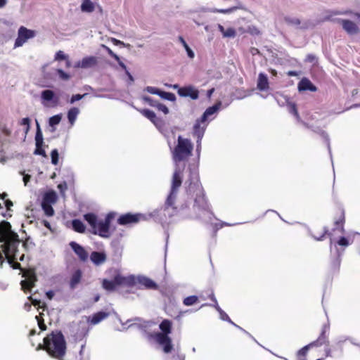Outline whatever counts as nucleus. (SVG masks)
I'll use <instances>...</instances> for the list:
<instances>
[{"label":"nucleus","instance_id":"nucleus-19","mask_svg":"<svg viewBox=\"0 0 360 360\" xmlns=\"http://www.w3.org/2000/svg\"><path fill=\"white\" fill-rule=\"evenodd\" d=\"M146 289H157L158 285L150 278L146 276H139L136 278V284Z\"/></svg>","mask_w":360,"mask_h":360},{"label":"nucleus","instance_id":"nucleus-21","mask_svg":"<svg viewBox=\"0 0 360 360\" xmlns=\"http://www.w3.org/2000/svg\"><path fill=\"white\" fill-rule=\"evenodd\" d=\"M41 98L44 101H53L55 105L58 103V97L55 96L54 92L49 89L43 91L41 94Z\"/></svg>","mask_w":360,"mask_h":360},{"label":"nucleus","instance_id":"nucleus-1","mask_svg":"<svg viewBox=\"0 0 360 360\" xmlns=\"http://www.w3.org/2000/svg\"><path fill=\"white\" fill-rule=\"evenodd\" d=\"M0 248L5 254L11 266L16 260V253L20 240L18 235L11 230V225L6 221L0 222Z\"/></svg>","mask_w":360,"mask_h":360},{"label":"nucleus","instance_id":"nucleus-31","mask_svg":"<svg viewBox=\"0 0 360 360\" xmlns=\"http://www.w3.org/2000/svg\"><path fill=\"white\" fill-rule=\"evenodd\" d=\"M94 4L91 0H83L81 5V10L83 12L91 13L94 11Z\"/></svg>","mask_w":360,"mask_h":360},{"label":"nucleus","instance_id":"nucleus-12","mask_svg":"<svg viewBox=\"0 0 360 360\" xmlns=\"http://www.w3.org/2000/svg\"><path fill=\"white\" fill-rule=\"evenodd\" d=\"M23 276L25 277V279L21 281V288L25 292H30L37 281V276L33 270L28 269L23 273Z\"/></svg>","mask_w":360,"mask_h":360},{"label":"nucleus","instance_id":"nucleus-26","mask_svg":"<svg viewBox=\"0 0 360 360\" xmlns=\"http://www.w3.org/2000/svg\"><path fill=\"white\" fill-rule=\"evenodd\" d=\"M118 284L115 282V276L112 280L103 279L102 281V287L107 291H114L116 290Z\"/></svg>","mask_w":360,"mask_h":360},{"label":"nucleus","instance_id":"nucleus-23","mask_svg":"<svg viewBox=\"0 0 360 360\" xmlns=\"http://www.w3.org/2000/svg\"><path fill=\"white\" fill-rule=\"evenodd\" d=\"M162 332L154 333L153 334H165L169 335L172 332V322L168 319H164L159 326Z\"/></svg>","mask_w":360,"mask_h":360},{"label":"nucleus","instance_id":"nucleus-3","mask_svg":"<svg viewBox=\"0 0 360 360\" xmlns=\"http://www.w3.org/2000/svg\"><path fill=\"white\" fill-rule=\"evenodd\" d=\"M183 181V169L176 168L173 174L170 193L166 200L164 212H167L169 217L175 215L179 209L174 205L178 189L181 186Z\"/></svg>","mask_w":360,"mask_h":360},{"label":"nucleus","instance_id":"nucleus-7","mask_svg":"<svg viewBox=\"0 0 360 360\" xmlns=\"http://www.w3.org/2000/svg\"><path fill=\"white\" fill-rule=\"evenodd\" d=\"M115 213L110 212L108 213L104 221H100L97 223V226L96 229H94L92 233L95 235H98L99 236L105 238H108L110 236V226L111 221L115 218Z\"/></svg>","mask_w":360,"mask_h":360},{"label":"nucleus","instance_id":"nucleus-60","mask_svg":"<svg viewBox=\"0 0 360 360\" xmlns=\"http://www.w3.org/2000/svg\"><path fill=\"white\" fill-rule=\"evenodd\" d=\"M108 52L110 53V55L113 57L116 60L119 61L120 60V58L117 55H116L115 53H114L110 49H108Z\"/></svg>","mask_w":360,"mask_h":360},{"label":"nucleus","instance_id":"nucleus-35","mask_svg":"<svg viewBox=\"0 0 360 360\" xmlns=\"http://www.w3.org/2000/svg\"><path fill=\"white\" fill-rule=\"evenodd\" d=\"M56 195L55 192L51 191V192L46 193L44 195V196L43 198L42 202L51 204V203H54L56 202Z\"/></svg>","mask_w":360,"mask_h":360},{"label":"nucleus","instance_id":"nucleus-6","mask_svg":"<svg viewBox=\"0 0 360 360\" xmlns=\"http://www.w3.org/2000/svg\"><path fill=\"white\" fill-rule=\"evenodd\" d=\"M195 182H192L191 178L189 179V181H191V182L188 185V192L189 193L195 194L193 205L195 207H197L198 210H207L209 208L207 200L205 198L204 190L199 182L198 174H195Z\"/></svg>","mask_w":360,"mask_h":360},{"label":"nucleus","instance_id":"nucleus-37","mask_svg":"<svg viewBox=\"0 0 360 360\" xmlns=\"http://www.w3.org/2000/svg\"><path fill=\"white\" fill-rule=\"evenodd\" d=\"M35 319L37 321L38 326L41 331H45L47 329V326L44 323V313L40 312L39 315L36 316Z\"/></svg>","mask_w":360,"mask_h":360},{"label":"nucleus","instance_id":"nucleus-15","mask_svg":"<svg viewBox=\"0 0 360 360\" xmlns=\"http://www.w3.org/2000/svg\"><path fill=\"white\" fill-rule=\"evenodd\" d=\"M115 282L118 286L133 287L136 285V278L132 275L124 276L118 274L115 275Z\"/></svg>","mask_w":360,"mask_h":360},{"label":"nucleus","instance_id":"nucleus-63","mask_svg":"<svg viewBox=\"0 0 360 360\" xmlns=\"http://www.w3.org/2000/svg\"><path fill=\"white\" fill-rule=\"evenodd\" d=\"M58 188L60 189V191H62L63 190L66 189L67 188L66 183L64 182L63 184H58Z\"/></svg>","mask_w":360,"mask_h":360},{"label":"nucleus","instance_id":"nucleus-16","mask_svg":"<svg viewBox=\"0 0 360 360\" xmlns=\"http://www.w3.org/2000/svg\"><path fill=\"white\" fill-rule=\"evenodd\" d=\"M178 94L181 97H190L195 100L199 96V91L191 86L181 87L178 89Z\"/></svg>","mask_w":360,"mask_h":360},{"label":"nucleus","instance_id":"nucleus-51","mask_svg":"<svg viewBox=\"0 0 360 360\" xmlns=\"http://www.w3.org/2000/svg\"><path fill=\"white\" fill-rule=\"evenodd\" d=\"M58 74L60 78L63 80H68L70 78V75L60 69L58 70Z\"/></svg>","mask_w":360,"mask_h":360},{"label":"nucleus","instance_id":"nucleus-8","mask_svg":"<svg viewBox=\"0 0 360 360\" xmlns=\"http://www.w3.org/2000/svg\"><path fill=\"white\" fill-rule=\"evenodd\" d=\"M36 32L29 30L24 26H20L18 31V37L15 41L14 47L22 46L28 39L35 37Z\"/></svg>","mask_w":360,"mask_h":360},{"label":"nucleus","instance_id":"nucleus-18","mask_svg":"<svg viewBox=\"0 0 360 360\" xmlns=\"http://www.w3.org/2000/svg\"><path fill=\"white\" fill-rule=\"evenodd\" d=\"M90 259L95 265L99 266L105 262L107 256L104 252L94 251L90 255Z\"/></svg>","mask_w":360,"mask_h":360},{"label":"nucleus","instance_id":"nucleus-36","mask_svg":"<svg viewBox=\"0 0 360 360\" xmlns=\"http://www.w3.org/2000/svg\"><path fill=\"white\" fill-rule=\"evenodd\" d=\"M29 300L31 301L32 305L37 308V309H42L43 311L47 309V306L45 302H41V300L33 299L32 296L29 297Z\"/></svg>","mask_w":360,"mask_h":360},{"label":"nucleus","instance_id":"nucleus-24","mask_svg":"<svg viewBox=\"0 0 360 360\" xmlns=\"http://www.w3.org/2000/svg\"><path fill=\"white\" fill-rule=\"evenodd\" d=\"M97 64V59L94 56L84 58L79 64V67L82 68H89Z\"/></svg>","mask_w":360,"mask_h":360},{"label":"nucleus","instance_id":"nucleus-14","mask_svg":"<svg viewBox=\"0 0 360 360\" xmlns=\"http://www.w3.org/2000/svg\"><path fill=\"white\" fill-rule=\"evenodd\" d=\"M206 128L205 121H201V118L196 120L193 128V136L197 139L196 142H200L204 136Z\"/></svg>","mask_w":360,"mask_h":360},{"label":"nucleus","instance_id":"nucleus-30","mask_svg":"<svg viewBox=\"0 0 360 360\" xmlns=\"http://www.w3.org/2000/svg\"><path fill=\"white\" fill-rule=\"evenodd\" d=\"M219 109L217 104L209 107L206 109L203 115L201 116V121H207V120L212 115H214Z\"/></svg>","mask_w":360,"mask_h":360},{"label":"nucleus","instance_id":"nucleus-41","mask_svg":"<svg viewBox=\"0 0 360 360\" xmlns=\"http://www.w3.org/2000/svg\"><path fill=\"white\" fill-rule=\"evenodd\" d=\"M198 301V297L197 296L191 295V296H188V297H186L184 300L183 303L186 306H191V305H193L194 304L197 303Z\"/></svg>","mask_w":360,"mask_h":360},{"label":"nucleus","instance_id":"nucleus-55","mask_svg":"<svg viewBox=\"0 0 360 360\" xmlns=\"http://www.w3.org/2000/svg\"><path fill=\"white\" fill-rule=\"evenodd\" d=\"M236 35V30L233 28L226 29V37H233Z\"/></svg>","mask_w":360,"mask_h":360},{"label":"nucleus","instance_id":"nucleus-52","mask_svg":"<svg viewBox=\"0 0 360 360\" xmlns=\"http://www.w3.org/2000/svg\"><path fill=\"white\" fill-rule=\"evenodd\" d=\"M85 96V94H75V95H72L71 98H70V103H75V101H79L81 100L84 96Z\"/></svg>","mask_w":360,"mask_h":360},{"label":"nucleus","instance_id":"nucleus-13","mask_svg":"<svg viewBox=\"0 0 360 360\" xmlns=\"http://www.w3.org/2000/svg\"><path fill=\"white\" fill-rule=\"evenodd\" d=\"M44 139L41 130L39 123L37 122V131L35 135V145L36 148L34 151V154L39 155L43 157H46L45 150L43 149Z\"/></svg>","mask_w":360,"mask_h":360},{"label":"nucleus","instance_id":"nucleus-50","mask_svg":"<svg viewBox=\"0 0 360 360\" xmlns=\"http://www.w3.org/2000/svg\"><path fill=\"white\" fill-rule=\"evenodd\" d=\"M338 244L341 246L347 247L349 245V242L347 238L341 237L338 241Z\"/></svg>","mask_w":360,"mask_h":360},{"label":"nucleus","instance_id":"nucleus-46","mask_svg":"<svg viewBox=\"0 0 360 360\" xmlns=\"http://www.w3.org/2000/svg\"><path fill=\"white\" fill-rule=\"evenodd\" d=\"M158 110L162 111L164 114L167 115L169 113V109L168 108L162 104V103H158V105L155 107Z\"/></svg>","mask_w":360,"mask_h":360},{"label":"nucleus","instance_id":"nucleus-22","mask_svg":"<svg viewBox=\"0 0 360 360\" xmlns=\"http://www.w3.org/2000/svg\"><path fill=\"white\" fill-rule=\"evenodd\" d=\"M82 277V272L80 269H77L73 272L70 280V288L75 289L77 285L81 282Z\"/></svg>","mask_w":360,"mask_h":360},{"label":"nucleus","instance_id":"nucleus-10","mask_svg":"<svg viewBox=\"0 0 360 360\" xmlns=\"http://www.w3.org/2000/svg\"><path fill=\"white\" fill-rule=\"evenodd\" d=\"M328 329V326L324 325L322 328V331L319 337L316 341H314L309 345L304 346L301 349L298 351L297 355L300 356H304L309 349L311 347L316 346H321L322 345L325 344L327 342V337L326 336V332Z\"/></svg>","mask_w":360,"mask_h":360},{"label":"nucleus","instance_id":"nucleus-25","mask_svg":"<svg viewBox=\"0 0 360 360\" xmlns=\"http://www.w3.org/2000/svg\"><path fill=\"white\" fill-rule=\"evenodd\" d=\"M257 88L260 91H264L269 88V79L266 75L259 73L257 80Z\"/></svg>","mask_w":360,"mask_h":360},{"label":"nucleus","instance_id":"nucleus-48","mask_svg":"<svg viewBox=\"0 0 360 360\" xmlns=\"http://www.w3.org/2000/svg\"><path fill=\"white\" fill-rule=\"evenodd\" d=\"M146 90L151 94H155V95H159L160 94V89L156 88V87H153V86H147Z\"/></svg>","mask_w":360,"mask_h":360},{"label":"nucleus","instance_id":"nucleus-58","mask_svg":"<svg viewBox=\"0 0 360 360\" xmlns=\"http://www.w3.org/2000/svg\"><path fill=\"white\" fill-rule=\"evenodd\" d=\"M5 206L7 208V210H10L11 207L13 206V202L11 200L6 199L5 200Z\"/></svg>","mask_w":360,"mask_h":360},{"label":"nucleus","instance_id":"nucleus-43","mask_svg":"<svg viewBox=\"0 0 360 360\" xmlns=\"http://www.w3.org/2000/svg\"><path fill=\"white\" fill-rule=\"evenodd\" d=\"M30 119L29 117L22 118L20 122V125H25V133L27 134L30 129Z\"/></svg>","mask_w":360,"mask_h":360},{"label":"nucleus","instance_id":"nucleus-38","mask_svg":"<svg viewBox=\"0 0 360 360\" xmlns=\"http://www.w3.org/2000/svg\"><path fill=\"white\" fill-rule=\"evenodd\" d=\"M41 207L46 216L51 217L54 214V210L51 204L41 202Z\"/></svg>","mask_w":360,"mask_h":360},{"label":"nucleus","instance_id":"nucleus-20","mask_svg":"<svg viewBox=\"0 0 360 360\" xmlns=\"http://www.w3.org/2000/svg\"><path fill=\"white\" fill-rule=\"evenodd\" d=\"M299 91H311L312 92L316 91L317 88L307 78H303L298 84Z\"/></svg>","mask_w":360,"mask_h":360},{"label":"nucleus","instance_id":"nucleus-28","mask_svg":"<svg viewBox=\"0 0 360 360\" xmlns=\"http://www.w3.org/2000/svg\"><path fill=\"white\" fill-rule=\"evenodd\" d=\"M84 219L89 226L91 227L92 230L96 229L97 226L98 219L97 216L94 213H87L84 215Z\"/></svg>","mask_w":360,"mask_h":360},{"label":"nucleus","instance_id":"nucleus-17","mask_svg":"<svg viewBox=\"0 0 360 360\" xmlns=\"http://www.w3.org/2000/svg\"><path fill=\"white\" fill-rule=\"evenodd\" d=\"M70 246L82 262H86L87 260L89 255L84 247L75 241L70 242Z\"/></svg>","mask_w":360,"mask_h":360},{"label":"nucleus","instance_id":"nucleus-53","mask_svg":"<svg viewBox=\"0 0 360 360\" xmlns=\"http://www.w3.org/2000/svg\"><path fill=\"white\" fill-rule=\"evenodd\" d=\"M242 8V6L240 3H237L236 6H233V7L227 8L226 10V14L232 13L233 11Z\"/></svg>","mask_w":360,"mask_h":360},{"label":"nucleus","instance_id":"nucleus-54","mask_svg":"<svg viewBox=\"0 0 360 360\" xmlns=\"http://www.w3.org/2000/svg\"><path fill=\"white\" fill-rule=\"evenodd\" d=\"M248 32L252 35H257L260 33L259 30L255 27H249Z\"/></svg>","mask_w":360,"mask_h":360},{"label":"nucleus","instance_id":"nucleus-5","mask_svg":"<svg viewBox=\"0 0 360 360\" xmlns=\"http://www.w3.org/2000/svg\"><path fill=\"white\" fill-rule=\"evenodd\" d=\"M193 145L190 139L179 136L177 144L172 151L173 160L175 162H179L188 160L191 155Z\"/></svg>","mask_w":360,"mask_h":360},{"label":"nucleus","instance_id":"nucleus-64","mask_svg":"<svg viewBox=\"0 0 360 360\" xmlns=\"http://www.w3.org/2000/svg\"><path fill=\"white\" fill-rule=\"evenodd\" d=\"M11 267L14 269H20L21 267V265L20 263L17 262L16 261L15 262V263H13V264L11 266Z\"/></svg>","mask_w":360,"mask_h":360},{"label":"nucleus","instance_id":"nucleus-59","mask_svg":"<svg viewBox=\"0 0 360 360\" xmlns=\"http://www.w3.org/2000/svg\"><path fill=\"white\" fill-rule=\"evenodd\" d=\"M30 178H31V176H30V175H29V174H25V175L23 176V181H24V183H25V185H27V184L28 183V181H30Z\"/></svg>","mask_w":360,"mask_h":360},{"label":"nucleus","instance_id":"nucleus-61","mask_svg":"<svg viewBox=\"0 0 360 360\" xmlns=\"http://www.w3.org/2000/svg\"><path fill=\"white\" fill-rule=\"evenodd\" d=\"M42 224H43V225H44L46 228H47V229H49V230H51V224H50V223H49L48 221H46V220H43V221H42Z\"/></svg>","mask_w":360,"mask_h":360},{"label":"nucleus","instance_id":"nucleus-11","mask_svg":"<svg viewBox=\"0 0 360 360\" xmlns=\"http://www.w3.org/2000/svg\"><path fill=\"white\" fill-rule=\"evenodd\" d=\"M145 217L142 214L126 213L122 214L117 219V223L122 226L132 225L139 223L141 220H144Z\"/></svg>","mask_w":360,"mask_h":360},{"label":"nucleus","instance_id":"nucleus-44","mask_svg":"<svg viewBox=\"0 0 360 360\" xmlns=\"http://www.w3.org/2000/svg\"><path fill=\"white\" fill-rule=\"evenodd\" d=\"M51 163L54 165L58 163V152L57 149H53L51 153Z\"/></svg>","mask_w":360,"mask_h":360},{"label":"nucleus","instance_id":"nucleus-62","mask_svg":"<svg viewBox=\"0 0 360 360\" xmlns=\"http://www.w3.org/2000/svg\"><path fill=\"white\" fill-rule=\"evenodd\" d=\"M46 295L49 300H51L54 296V292L52 290H49L46 292Z\"/></svg>","mask_w":360,"mask_h":360},{"label":"nucleus","instance_id":"nucleus-40","mask_svg":"<svg viewBox=\"0 0 360 360\" xmlns=\"http://www.w3.org/2000/svg\"><path fill=\"white\" fill-rule=\"evenodd\" d=\"M179 40L180 41V42L181 43V44L183 45V46L185 48L186 52H187V54L188 56V57L190 58H194V53L193 51L191 49V48L188 46V45L187 44V43L186 42V41L184 40V39L182 37H179Z\"/></svg>","mask_w":360,"mask_h":360},{"label":"nucleus","instance_id":"nucleus-27","mask_svg":"<svg viewBox=\"0 0 360 360\" xmlns=\"http://www.w3.org/2000/svg\"><path fill=\"white\" fill-rule=\"evenodd\" d=\"M108 313L105 311H98L93 314L91 320L89 321L90 323L92 325H96L106 319L108 316Z\"/></svg>","mask_w":360,"mask_h":360},{"label":"nucleus","instance_id":"nucleus-9","mask_svg":"<svg viewBox=\"0 0 360 360\" xmlns=\"http://www.w3.org/2000/svg\"><path fill=\"white\" fill-rule=\"evenodd\" d=\"M155 341L162 347L165 353L168 354L173 350V344L171 338L165 334H150Z\"/></svg>","mask_w":360,"mask_h":360},{"label":"nucleus","instance_id":"nucleus-29","mask_svg":"<svg viewBox=\"0 0 360 360\" xmlns=\"http://www.w3.org/2000/svg\"><path fill=\"white\" fill-rule=\"evenodd\" d=\"M72 229L75 231L80 233L85 232L86 227L84 223L79 219H73L72 221Z\"/></svg>","mask_w":360,"mask_h":360},{"label":"nucleus","instance_id":"nucleus-42","mask_svg":"<svg viewBox=\"0 0 360 360\" xmlns=\"http://www.w3.org/2000/svg\"><path fill=\"white\" fill-rule=\"evenodd\" d=\"M61 120V115H56L49 118V125L51 127H53L55 125H57L60 123Z\"/></svg>","mask_w":360,"mask_h":360},{"label":"nucleus","instance_id":"nucleus-39","mask_svg":"<svg viewBox=\"0 0 360 360\" xmlns=\"http://www.w3.org/2000/svg\"><path fill=\"white\" fill-rule=\"evenodd\" d=\"M163 99H166L170 101H175L176 96L173 93L171 92H166L164 91L160 90V94L158 95Z\"/></svg>","mask_w":360,"mask_h":360},{"label":"nucleus","instance_id":"nucleus-34","mask_svg":"<svg viewBox=\"0 0 360 360\" xmlns=\"http://www.w3.org/2000/svg\"><path fill=\"white\" fill-rule=\"evenodd\" d=\"M284 21L288 25L295 27H298L301 23L300 19L292 16H285L284 18Z\"/></svg>","mask_w":360,"mask_h":360},{"label":"nucleus","instance_id":"nucleus-32","mask_svg":"<svg viewBox=\"0 0 360 360\" xmlns=\"http://www.w3.org/2000/svg\"><path fill=\"white\" fill-rule=\"evenodd\" d=\"M79 110L77 108L73 107L70 108L68 112V119L69 122L72 124L75 122Z\"/></svg>","mask_w":360,"mask_h":360},{"label":"nucleus","instance_id":"nucleus-4","mask_svg":"<svg viewBox=\"0 0 360 360\" xmlns=\"http://www.w3.org/2000/svg\"><path fill=\"white\" fill-rule=\"evenodd\" d=\"M338 15H349L355 22L349 20L338 19L337 22L342 24V29L349 34H355L359 32V27L356 23H360V13L353 12L352 10L333 11L326 17V20H333L332 17Z\"/></svg>","mask_w":360,"mask_h":360},{"label":"nucleus","instance_id":"nucleus-57","mask_svg":"<svg viewBox=\"0 0 360 360\" xmlns=\"http://www.w3.org/2000/svg\"><path fill=\"white\" fill-rule=\"evenodd\" d=\"M290 112L291 113H292L293 115H295L297 119H299V118H300L299 115H298V112H297V108H296V106H295V104H292V105H291V107H290Z\"/></svg>","mask_w":360,"mask_h":360},{"label":"nucleus","instance_id":"nucleus-47","mask_svg":"<svg viewBox=\"0 0 360 360\" xmlns=\"http://www.w3.org/2000/svg\"><path fill=\"white\" fill-rule=\"evenodd\" d=\"M68 56L62 51H58L55 56V60H66Z\"/></svg>","mask_w":360,"mask_h":360},{"label":"nucleus","instance_id":"nucleus-2","mask_svg":"<svg viewBox=\"0 0 360 360\" xmlns=\"http://www.w3.org/2000/svg\"><path fill=\"white\" fill-rule=\"evenodd\" d=\"M44 350L51 358L63 360L67 352V343L63 333L59 330H53L43 339V343H39L37 350Z\"/></svg>","mask_w":360,"mask_h":360},{"label":"nucleus","instance_id":"nucleus-45","mask_svg":"<svg viewBox=\"0 0 360 360\" xmlns=\"http://www.w3.org/2000/svg\"><path fill=\"white\" fill-rule=\"evenodd\" d=\"M143 99L148 104L150 105V106L152 107H156V105H158V103H159L158 101H155L153 100V98H151L150 97H148V96H143Z\"/></svg>","mask_w":360,"mask_h":360},{"label":"nucleus","instance_id":"nucleus-33","mask_svg":"<svg viewBox=\"0 0 360 360\" xmlns=\"http://www.w3.org/2000/svg\"><path fill=\"white\" fill-rule=\"evenodd\" d=\"M139 112L152 122L158 117L156 114L149 109H141Z\"/></svg>","mask_w":360,"mask_h":360},{"label":"nucleus","instance_id":"nucleus-56","mask_svg":"<svg viewBox=\"0 0 360 360\" xmlns=\"http://www.w3.org/2000/svg\"><path fill=\"white\" fill-rule=\"evenodd\" d=\"M306 61L309 62V63H314L316 62V58L314 55L309 54V55H307V56L306 58Z\"/></svg>","mask_w":360,"mask_h":360},{"label":"nucleus","instance_id":"nucleus-49","mask_svg":"<svg viewBox=\"0 0 360 360\" xmlns=\"http://www.w3.org/2000/svg\"><path fill=\"white\" fill-rule=\"evenodd\" d=\"M153 123L159 129L163 127L165 125V122L162 119L158 117L153 122Z\"/></svg>","mask_w":360,"mask_h":360}]
</instances>
